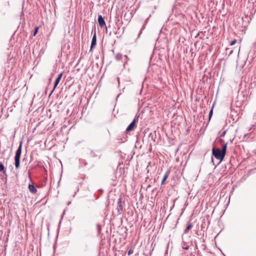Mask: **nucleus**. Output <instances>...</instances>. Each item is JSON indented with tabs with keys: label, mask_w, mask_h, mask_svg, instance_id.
<instances>
[{
	"label": "nucleus",
	"mask_w": 256,
	"mask_h": 256,
	"mask_svg": "<svg viewBox=\"0 0 256 256\" xmlns=\"http://www.w3.org/2000/svg\"><path fill=\"white\" fill-rule=\"evenodd\" d=\"M226 148V144H223L222 150H220V148L216 149L214 148H213L212 150V154L216 159L220 161H222L225 156Z\"/></svg>",
	"instance_id": "obj_1"
},
{
	"label": "nucleus",
	"mask_w": 256,
	"mask_h": 256,
	"mask_svg": "<svg viewBox=\"0 0 256 256\" xmlns=\"http://www.w3.org/2000/svg\"><path fill=\"white\" fill-rule=\"evenodd\" d=\"M22 142L20 144L16 152V153L15 157H14V161H15V166L16 168H18L20 167V157L22 153Z\"/></svg>",
	"instance_id": "obj_2"
},
{
	"label": "nucleus",
	"mask_w": 256,
	"mask_h": 256,
	"mask_svg": "<svg viewBox=\"0 0 256 256\" xmlns=\"http://www.w3.org/2000/svg\"><path fill=\"white\" fill-rule=\"evenodd\" d=\"M62 72L58 74V76L56 78L55 82H54V88H53L52 90V91L51 94L54 92V89L56 88L58 84L60 82V80L62 78Z\"/></svg>",
	"instance_id": "obj_3"
},
{
	"label": "nucleus",
	"mask_w": 256,
	"mask_h": 256,
	"mask_svg": "<svg viewBox=\"0 0 256 256\" xmlns=\"http://www.w3.org/2000/svg\"><path fill=\"white\" fill-rule=\"evenodd\" d=\"M98 22L100 26L102 28H103L104 26H106V23L104 20V19L101 15H99L98 16Z\"/></svg>",
	"instance_id": "obj_4"
},
{
	"label": "nucleus",
	"mask_w": 256,
	"mask_h": 256,
	"mask_svg": "<svg viewBox=\"0 0 256 256\" xmlns=\"http://www.w3.org/2000/svg\"><path fill=\"white\" fill-rule=\"evenodd\" d=\"M138 118H135L133 121L129 124V131L132 130L134 129V128L136 126V124L138 122Z\"/></svg>",
	"instance_id": "obj_5"
},
{
	"label": "nucleus",
	"mask_w": 256,
	"mask_h": 256,
	"mask_svg": "<svg viewBox=\"0 0 256 256\" xmlns=\"http://www.w3.org/2000/svg\"><path fill=\"white\" fill-rule=\"evenodd\" d=\"M96 32H94V34L92 38V42H91L90 50H92L93 48V47H94L96 46Z\"/></svg>",
	"instance_id": "obj_6"
},
{
	"label": "nucleus",
	"mask_w": 256,
	"mask_h": 256,
	"mask_svg": "<svg viewBox=\"0 0 256 256\" xmlns=\"http://www.w3.org/2000/svg\"><path fill=\"white\" fill-rule=\"evenodd\" d=\"M28 189L33 194H35L37 192V190L36 188L33 184H29Z\"/></svg>",
	"instance_id": "obj_7"
},
{
	"label": "nucleus",
	"mask_w": 256,
	"mask_h": 256,
	"mask_svg": "<svg viewBox=\"0 0 256 256\" xmlns=\"http://www.w3.org/2000/svg\"><path fill=\"white\" fill-rule=\"evenodd\" d=\"M169 174H170V172L167 171L162 178V184H163L164 183L165 181L166 180V179L168 177Z\"/></svg>",
	"instance_id": "obj_8"
},
{
	"label": "nucleus",
	"mask_w": 256,
	"mask_h": 256,
	"mask_svg": "<svg viewBox=\"0 0 256 256\" xmlns=\"http://www.w3.org/2000/svg\"><path fill=\"white\" fill-rule=\"evenodd\" d=\"M192 224L191 223H189L188 224L186 228L184 230V233L185 234H188V231H189V230L192 228Z\"/></svg>",
	"instance_id": "obj_9"
},
{
	"label": "nucleus",
	"mask_w": 256,
	"mask_h": 256,
	"mask_svg": "<svg viewBox=\"0 0 256 256\" xmlns=\"http://www.w3.org/2000/svg\"><path fill=\"white\" fill-rule=\"evenodd\" d=\"M0 172H2L4 174L6 173V170L4 164L0 162Z\"/></svg>",
	"instance_id": "obj_10"
},
{
	"label": "nucleus",
	"mask_w": 256,
	"mask_h": 256,
	"mask_svg": "<svg viewBox=\"0 0 256 256\" xmlns=\"http://www.w3.org/2000/svg\"><path fill=\"white\" fill-rule=\"evenodd\" d=\"M38 28H39L38 26L36 27L34 32V34H33L34 36H35L38 30Z\"/></svg>",
	"instance_id": "obj_11"
},
{
	"label": "nucleus",
	"mask_w": 256,
	"mask_h": 256,
	"mask_svg": "<svg viewBox=\"0 0 256 256\" xmlns=\"http://www.w3.org/2000/svg\"><path fill=\"white\" fill-rule=\"evenodd\" d=\"M236 41H237L236 40H232L230 42V45L232 46V45L236 43Z\"/></svg>",
	"instance_id": "obj_12"
},
{
	"label": "nucleus",
	"mask_w": 256,
	"mask_h": 256,
	"mask_svg": "<svg viewBox=\"0 0 256 256\" xmlns=\"http://www.w3.org/2000/svg\"><path fill=\"white\" fill-rule=\"evenodd\" d=\"M212 113H213V110H212V108L210 110V113H209V119H210L211 116H212Z\"/></svg>",
	"instance_id": "obj_13"
},
{
	"label": "nucleus",
	"mask_w": 256,
	"mask_h": 256,
	"mask_svg": "<svg viewBox=\"0 0 256 256\" xmlns=\"http://www.w3.org/2000/svg\"><path fill=\"white\" fill-rule=\"evenodd\" d=\"M126 13L124 16V18L126 20Z\"/></svg>",
	"instance_id": "obj_14"
},
{
	"label": "nucleus",
	"mask_w": 256,
	"mask_h": 256,
	"mask_svg": "<svg viewBox=\"0 0 256 256\" xmlns=\"http://www.w3.org/2000/svg\"><path fill=\"white\" fill-rule=\"evenodd\" d=\"M128 254H131V250H129Z\"/></svg>",
	"instance_id": "obj_15"
},
{
	"label": "nucleus",
	"mask_w": 256,
	"mask_h": 256,
	"mask_svg": "<svg viewBox=\"0 0 256 256\" xmlns=\"http://www.w3.org/2000/svg\"><path fill=\"white\" fill-rule=\"evenodd\" d=\"M225 132H224L222 133V136L224 135V134H225Z\"/></svg>",
	"instance_id": "obj_16"
},
{
	"label": "nucleus",
	"mask_w": 256,
	"mask_h": 256,
	"mask_svg": "<svg viewBox=\"0 0 256 256\" xmlns=\"http://www.w3.org/2000/svg\"><path fill=\"white\" fill-rule=\"evenodd\" d=\"M126 131L128 132V127L126 128Z\"/></svg>",
	"instance_id": "obj_17"
}]
</instances>
